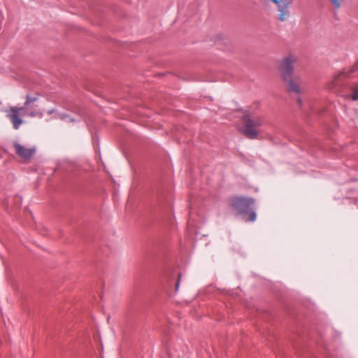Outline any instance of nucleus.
<instances>
[{
  "label": "nucleus",
  "instance_id": "nucleus-13",
  "mask_svg": "<svg viewBox=\"0 0 358 358\" xmlns=\"http://www.w3.org/2000/svg\"><path fill=\"white\" fill-rule=\"evenodd\" d=\"M178 287H179V280H178V282L176 285V289L178 290Z\"/></svg>",
  "mask_w": 358,
  "mask_h": 358
},
{
  "label": "nucleus",
  "instance_id": "nucleus-10",
  "mask_svg": "<svg viewBox=\"0 0 358 358\" xmlns=\"http://www.w3.org/2000/svg\"><path fill=\"white\" fill-rule=\"evenodd\" d=\"M297 101H298L299 105V106H301V103H302V100H301V99L299 97V98L297 99Z\"/></svg>",
  "mask_w": 358,
  "mask_h": 358
},
{
  "label": "nucleus",
  "instance_id": "nucleus-12",
  "mask_svg": "<svg viewBox=\"0 0 358 358\" xmlns=\"http://www.w3.org/2000/svg\"><path fill=\"white\" fill-rule=\"evenodd\" d=\"M347 76V73H345V72H343V73H341V75H339V76H338V77H341V76Z\"/></svg>",
  "mask_w": 358,
  "mask_h": 358
},
{
  "label": "nucleus",
  "instance_id": "nucleus-4",
  "mask_svg": "<svg viewBox=\"0 0 358 358\" xmlns=\"http://www.w3.org/2000/svg\"><path fill=\"white\" fill-rule=\"evenodd\" d=\"M255 200L251 198L233 197L230 199V205L238 214H246L252 209Z\"/></svg>",
  "mask_w": 358,
  "mask_h": 358
},
{
  "label": "nucleus",
  "instance_id": "nucleus-2",
  "mask_svg": "<svg viewBox=\"0 0 358 358\" xmlns=\"http://www.w3.org/2000/svg\"><path fill=\"white\" fill-rule=\"evenodd\" d=\"M38 99V95L31 96L29 94L26 95V101L24 105L21 107L10 106L5 111L7 113V117L9 118L13 124L15 129H18L20 126L23 123V120L20 117V113L21 112H25L31 105Z\"/></svg>",
  "mask_w": 358,
  "mask_h": 358
},
{
  "label": "nucleus",
  "instance_id": "nucleus-7",
  "mask_svg": "<svg viewBox=\"0 0 358 358\" xmlns=\"http://www.w3.org/2000/svg\"><path fill=\"white\" fill-rule=\"evenodd\" d=\"M350 96L352 100H358V84L352 87V94Z\"/></svg>",
  "mask_w": 358,
  "mask_h": 358
},
{
  "label": "nucleus",
  "instance_id": "nucleus-6",
  "mask_svg": "<svg viewBox=\"0 0 358 358\" xmlns=\"http://www.w3.org/2000/svg\"><path fill=\"white\" fill-rule=\"evenodd\" d=\"M38 114V112L36 109L31 108V107H29L27 110H25V112H21L20 113V117L21 115H27L30 117H36Z\"/></svg>",
  "mask_w": 358,
  "mask_h": 358
},
{
  "label": "nucleus",
  "instance_id": "nucleus-8",
  "mask_svg": "<svg viewBox=\"0 0 358 358\" xmlns=\"http://www.w3.org/2000/svg\"><path fill=\"white\" fill-rule=\"evenodd\" d=\"M59 117L61 118V120L69 122L75 121L74 118L70 117V115H66V114H60Z\"/></svg>",
  "mask_w": 358,
  "mask_h": 358
},
{
  "label": "nucleus",
  "instance_id": "nucleus-5",
  "mask_svg": "<svg viewBox=\"0 0 358 358\" xmlns=\"http://www.w3.org/2000/svg\"><path fill=\"white\" fill-rule=\"evenodd\" d=\"M13 148L17 156L26 160L31 159L36 152V148L34 147L27 148L17 142L13 143Z\"/></svg>",
  "mask_w": 358,
  "mask_h": 358
},
{
  "label": "nucleus",
  "instance_id": "nucleus-11",
  "mask_svg": "<svg viewBox=\"0 0 358 358\" xmlns=\"http://www.w3.org/2000/svg\"><path fill=\"white\" fill-rule=\"evenodd\" d=\"M279 18H280V20L281 21L285 20L284 15H283V14H281Z\"/></svg>",
  "mask_w": 358,
  "mask_h": 358
},
{
  "label": "nucleus",
  "instance_id": "nucleus-14",
  "mask_svg": "<svg viewBox=\"0 0 358 358\" xmlns=\"http://www.w3.org/2000/svg\"><path fill=\"white\" fill-rule=\"evenodd\" d=\"M275 3H278V0H272ZM332 2L335 3L337 0H331Z\"/></svg>",
  "mask_w": 358,
  "mask_h": 358
},
{
  "label": "nucleus",
  "instance_id": "nucleus-1",
  "mask_svg": "<svg viewBox=\"0 0 358 358\" xmlns=\"http://www.w3.org/2000/svg\"><path fill=\"white\" fill-rule=\"evenodd\" d=\"M295 62L296 57L293 55L282 59L278 62V71L285 83L287 91L299 95L304 90V83L300 76L293 74V64Z\"/></svg>",
  "mask_w": 358,
  "mask_h": 358
},
{
  "label": "nucleus",
  "instance_id": "nucleus-3",
  "mask_svg": "<svg viewBox=\"0 0 358 358\" xmlns=\"http://www.w3.org/2000/svg\"><path fill=\"white\" fill-rule=\"evenodd\" d=\"M262 124V119L256 117L251 119L248 117L244 118V125L241 129L243 134L249 138L255 139L257 138L258 131L257 129Z\"/></svg>",
  "mask_w": 358,
  "mask_h": 358
},
{
  "label": "nucleus",
  "instance_id": "nucleus-9",
  "mask_svg": "<svg viewBox=\"0 0 358 358\" xmlns=\"http://www.w3.org/2000/svg\"><path fill=\"white\" fill-rule=\"evenodd\" d=\"M256 220V213L252 210L249 211V217L248 220L250 222H254Z\"/></svg>",
  "mask_w": 358,
  "mask_h": 358
}]
</instances>
